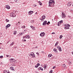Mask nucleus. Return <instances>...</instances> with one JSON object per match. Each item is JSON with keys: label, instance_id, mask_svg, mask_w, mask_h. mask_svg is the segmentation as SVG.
Masks as SVG:
<instances>
[{"label": "nucleus", "instance_id": "6ab92c4d", "mask_svg": "<svg viewBox=\"0 0 73 73\" xmlns=\"http://www.w3.org/2000/svg\"><path fill=\"white\" fill-rule=\"evenodd\" d=\"M52 56V54H49V55H48V57H51V56Z\"/></svg>", "mask_w": 73, "mask_h": 73}, {"label": "nucleus", "instance_id": "58836bf2", "mask_svg": "<svg viewBox=\"0 0 73 73\" xmlns=\"http://www.w3.org/2000/svg\"><path fill=\"white\" fill-rule=\"evenodd\" d=\"M68 64H69L70 65H71V64H72V62H68Z\"/></svg>", "mask_w": 73, "mask_h": 73}, {"label": "nucleus", "instance_id": "ddd939ff", "mask_svg": "<svg viewBox=\"0 0 73 73\" xmlns=\"http://www.w3.org/2000/svg\"><path fill=\"white\" fill-rule=\"evenodd\" d=\"M47 22V21H45L44 22H43V25H45L46 24V23Z\"/></svg>", "mask_w": 73, "mask_h": 73}, {"label": "nucleus", "instance_id": "39448f33", "mask_svg": "<svg viewBox=\"0 0 73 73\" xmlns=\"http://www.w3.org/2000/svg\"><path fill=\"white\" fill-rule=\"evenodd\" d=\"M62 16L63 17H66V15H65V14L63 12L62 13Z\"/></svg>", "mask_w": 73, "mask_h": 73}, {"label": "nucleus", "instance_id": "c85d7f7f", "mask_svg": "<svg viewBox=\"0 0 73 73\" xmlns=\"http://www.w3.org/2000/svg\"><path fill=\"white\" fill-rule=\"evenodd\" d=\"M6 21H7V22H9V20L8 19H6Z\"/></svg>", "mask_w": 73, "mask_h": 73}, {"label": "nucleus", "instance_id": "a19ab883", "mask_svg": "<svg viewBox=\"0 0 73 73\" xmlns=\"http://www.w3.org/2000/svg\"><path fill=\"white\" fill-rule=\"evenodd\" d=\"M20 34L21 35H23V34H24V33H20Z\"/></svg>", "mask_w": 73, "mask_h": 73}, {"label": "nucleus", "instance_id": "de8ad7c7", "mask_svg": "<svg viewBox=\"0 0 73 73\" xmlns=\"http://www.w3.org/2000/svg\"><path fill=\"white\" fill-rule=\"evenodd\" d=\"M6 57H9V55H6Z\"/></svg>", "mask_w": 73, "mask_h": 73}, {"label": "nucleus", "instance_id": "c9c22d12", "mask_svg": "<svg viewBox=\"0 0 73 73\" xmlns=\"http://www.w3.org/2000/svg\"><path fill=\"white\" fill-rule=\"evenodd\" d=\"M40 63H38V64H37V65L38 66H40Z\"/></svg>", "mask_w": 73, "mask_h": 73}, {"label": "nucleus", "instance_id": "e433bc0d", "mask_svg": "<svg viewBox=\"0 0 73 73\" xmlns=\"http://www.w3.org/2000/svg\"><path fill=\"white\" fill-rule=\"evenodd\" d=\"M57 48L58 49H59L60 48V47L59 46H58L57 47Z\"/></svg>", "mask_w": 73, "mask_h": 73}, {"label": "nucleus", "instance_id": "37998d69", "mask_svg": "<svg viewBox=\"0 0 73 73\" xmlns=\"http://www.w3.org/2000/svg\"><path fill=\"white\" fill-rule=\"evenodd\" d=\"M55 68H56V66H54L52 68V69H54Z\"/></svg>", "mask_w": 73, "mask_h": 73}, {"label": "nucleus", "instance_id": "423d86ee", "mask_svg": "<svg viewBox=\"0 0 73 73\" xmlns=\"http://www.w3.org/2000/svg\"><path fill=\"white\" fill-rule=\"evenodd\" d=\"M15 60V59L13 58H11L10 59V62L12 63V62H14V61Z\"/></svg>", "mask_w": 73, "mask_h": 73}, {"label": "nucleus", "instance_id": "b1692460", "mask_svg": "<svg viewBox=\"0 0 73 73\" xmlns=\"http://www.w3.org/2000/svg\"><path fill=\"white\" fill-rule=\"evenodd\" d=\"M17 33V32L16 31H14V35H15Z\"/></svg>", "mask_w": 73, "mask_h": 73}, {"label": "nucleus", "instance_id": "4be33fe9", "mask_svg": "<svg viewBox=\"0 0 73 73\" xmlns=\"http://www.w3.org/2000/svg\"><path fill=\"white\" fill-rule=\"evenodd\" d=\"M58 49L59 50V51L60 52H61V51H62V50H61V48L60 47V48L59 47V49Z\"/></svg>", "mask_w": 73, "mask_h": 73}, {"label": "nucleus", "instance_id": "bf43d9fd", "mask_svg": "<svg viewBox=\"0 0 73 73\" xmlns=\"http://www.w3.org/2000/svg\"><path fill=\"white\" fill-rule=\"evenodd\" d=\"M37 12H36L35 13V15H37Z\"/></svg>", "mask_w": 73, "mask_h": 73}, {"label": "nucleus", "instance_id": "cd10ccee", "mask_svg": "<svg viewBox=\"0 0 73 73\" xmlns=\"http://www.w3.org/2000/svg\"><path fill=\"white\" fill-rule=\"evenodd\" d=\"M62 35H60V39H61V38H62Z\"/></svg>", "mask_w": 73, "mask_h": 73}, {"label": "nucleus", "instance_id": "9d476101", "mask_svg": "<svg viewBox=\"0 0 73 73\" xmlns=\"http://www.w3.org/2000/svg\"><path fill=\"white\" fill-rule=\"evenodd\" d=\"M33 13V11H30L29 12V15H31Z\"/></svg>", "mask_w": 73, "mask_h": 73}, {"label": "nucleus", "instance_id": "0eeeda50", "mask_svg": "<svg viewBox=\"0 0 73 73\" xmlns=\"http://www.w3.org/2000/svg\"><path fill=\"white\" fill-rule=\"evenodd\" d=\"M72 5V3L70 2H69L67 3V5L68 6L70 7Z\"/></svg>", "mask_w": 73, "mask_h": 73}, {"label": "nucleus", "instance_id": "7c9ffc66", "mask_svg": "<svg viewBox=\"0 0 73 73\" xmlns=\"http://www.w3.org/2000/svg\"><path fill=\"white\" fill-rule=\"evenodd\" d=\"M31 22L32 23H34V20H32L31 21Z\"/></svg>", "mask_w": 73, "mask_h": 73}, {"label": "nucleus", "instance_id": "338daca9", "mask_svg": "<svg viewBox=\"0 0 73 73\" xmlns=\"http://www.w3.org/2000/svg\"><path fill=\"white\" fill-rule=\"evenodd\" d=\"M11 41L10 40L8 42H9V41Z\"/></svg>", "mask_w": 73, "mask_h": 73}, {"label": "nucleus", "instance_id": "4d7b16f0", "mask_svg": "<svg viewBox=\"0 0 73 73\" xmlns=\"http://www.w3.org/2000/svg\"><path fill=\"white\" fill-rule=\"evenodd\" d=\"M15 1H18V0H14Z\"/></svg>", "mask_w": 73, "mask_h": 73}, {"label": "nucleus", "instance_id": "f257e3e1", "mask_svg": "<svg viewBox=\"0 0 73 73\" xmlns=\"http://www.w3.org/2000/svg\"><path fill=\"white\" fill-rule=\"evenodd\" d=\"M52 4H53L52 6H54V1L52 0H50L49 2V7H50L51 6Z\"/></svg>", "mask_w": 73, "mask_h": 73}, {"label": "nucleus", "instance_id": "a878e982", "mask_svg": "<svg viewBox=\"0 0 73 73\" xmlns=\"http://www.w3.org/2000/svg\"><path fill=\"white\" fill-rule=\"evenodd\" d=\"M63 21H62V20L61 21L58 22V23L60 24L61 23L63 22Z\"/></svg>", "mask_w": 73, "mask_h": 73}, {"label": "nucleus", "instance_id": "49530a36", "mask_svg": "<svg viewBox=\"0 0 73 73\" xmlns=\"http://www.w3.org/2000/svg\"><path fill=\"white\" fill-rule=\"evenodd\" d=\"M11 70H13V71H15V69H14L13 68L12 69H11Z\"/></svg>", "mask_w": 73, "mask_h": 73}, {"label": "nucleus", "instance_id": "a211bd4d", "mask_svg": "<svg viewBox=\"0 0 73 73\" xmlns=\"http://www.w3.org/2000/svg\"><path fill=\"white\" fill-rule=\"evenodd\" d=\"M58 42H56V43L55 44V46H56L58 45Z\"/></svg>", "mask_w": 73, "mask_h": 73}, {"label": "nucleus", "instance_id": "603ef678", "mask_svg": "<svg viewBox=\"0 0 73 73\" xmlns=\"http://www.w3.org/2000/svg\"><path fill=\"white\" fill-rule=\"evenodd\" d=\"M58 26H60V23H58Z\"/></svg>", "mask_w": 73, "mask_h": 73}, {"label": "nucleus", "instance_id": "6e6552de", "mask_svg": "<svg viewBox=\"0 0 73 73\" xmlns=\"http://www.w3.org/2000/svg\"><path fill=\"white\" fill-rule=\"evenodd\" d=\"M45 16L43 15L42 16V19H41V21H44V19H45Z\"/></svg>", "mask_w": 73, "mask_h": 73}, {"label": "nucleus", "instance_id": "393cba45", "mask_svg": "<svg viewBox=\"0 0 73 73\" xmlns=\"http://www.w3.org/2000/svg\"><path fill=\"white\" fill-rule=\"evenodd\" d=\"M32 57L33 58V57H35V54L34 53L33 54Z\"/></svg>", "mask_w": 73, "mask_h": 73}, {"label": "nucleus", "instance_id": "7ed1b4c3", "mask_svg": "<svg viewBox=\"0 0 73 73\" xmlns=\"http://www.w3.org/2000/svg\"><path fill=\"white\" fill-rule=\"evenodd\" d=\"M14 15H15V14L13 13H12L10 14V16L11 17H15V15L14 16Z\"/></svg>", "mask_w": 73, "mask_h": 73}, {"label": "nucleus", "instance_id": "a18cd8bd", "mask_svg": "<svg viewBox=\"0 0 73 73\" xmlns=\"http://www.w3.org/2000/svg\"><path fill=\"white\" fill-rule=\"evenodd\" d=\"M68 17H69V18H71V17L70 16H69V15H68Z\"/></svg>", "mask_w": 73, "mask_h": 73}, {"label": "nucleus", "instance_id": "c03bdc74", "mask_svg": "<svg viewBox=\"0 0 73 73\" xmlns=\"http://www.w3.org/2000/svg\"><path fill=\"white\" fill-rule=\"evenodd\" d=\"M38 66L37 65H36L35 66V67L36 68H38Z\"/></svg>", "mask_w": 73, "mask_h": 73}, {"label": "nucleus", "instance_id": "1a4fd4ad", "mask_svg": "<svg viewBox=\"0 0 73 73\" xmlns=\"http://www.w3.org/2000/svg\"><path fill=\"white\" fill-rule=\"evenodd\" d=\"M5 8L7 9H10V7L9 5H6L5 6Z\"/></svg>", "mask_w": 73, "mask_h": 73}, {"label": "nucleus", "instance_id": "c756f323", "mask_svg": "<svg viewBox=\"0 0 73 73\" xmlns=\"http://www.w3.org/2000/svg\"><path fill=\"white\" fill-rule=\"evenodd\" d=\"M33 30H34V31H35L36 30V29L35 28V27H33V28L32 29Z\"/></svg>", "mask_w": 73, "mask_h": 73}, {"label": "nucleus", "instance_id": "052dcab7", "mask_svg": "<svg viewBox=\"0 0 73 73\" xmlns=\"http://www.w3.org/2000/svg\"><path fill=\"white\" fill-rule=\"evenodd\" d=\"M48 23H46V24H47V25H49V24H48Z\"/></svg>", "mask_w": 73, "mask_h": 73}, {"label": "nucleus", "instance_id": "f3484780", "mask_svg": "<svg viewBox=\"0 0 73 73\" xmlns=\"http://www.w3.org/2000/svg\"><path fill=\"white\" fill-rule=\"evenodd\" d=\"M53 50L54 51V52H57V49H56V48H54Z\"/></svg>", "mask_w": 73, "mask_h": 73}, {"label": "nucleus", "instance_id": "864d4df0", "mask_svg": "<svg viewBox=\"0 0 73 73\" xmlns=\"http://www.w3.org/2000/svg\"><path fill=\"white\" fill-rule=\"evenodd\" d=\"M26 38V37H25V36L23 37V38Z\"/></svg>", "mask_w": 73, "mask_h": 73}, {"label": "nucleus", "instance_id": "f8f14e48", "mask_svg": "<svg viewBox=\"0 0 73 73\" xmlns=\"http://www.w3.org/2000/svg\"><path fill=\"white\" fill-rule=\"evenodd\" d=\"M11 25L10 24H8L7 25H6V29H7L8 28H9L10 26H11Z\"/></svg>", "mask_w": 73, "mask_h": 73}, {"label": "nucleus", "instance_id": "8fccbe9b", "mask_svg": "<svg viewBox=\"0 0 73 73\" xmlns=\"http://www.w3.org/2000/svg\"><path fill=\"white\" fill-rule=\"evenodd\" d=\"M18 25L19 24L18 23H17L16 24V25Z\"/></svg>", "mask_w": 73, "mask_h": 73}, {"label": "nucleus", "instance_id": "69168bd1", "mask_svg": "<svg viewBox=\"0 0 73 73\" xmlns=\"http://www.w3.org/2000/svg\"><path fill=\"white\" fill-rule=\"evenodd\" d=\"M0 44H2V43H0Z\"/></svg>", "mask_w": 73, "mask_h": 73}, {"label": "nucleus", "instance_id": "3c124183", "mask_svg": "<svg viewBox=\"0 0 73 73\" xmlns=\"http://www.w3.org/2000/svg\"><path fill=\"white\" fill-rule=\"evenodd\" d=\"M24 31H25V32H26V31H27V29H25V30H24Z\"/></svg>", "mask_w": 73, "mask_h": 73}, {"label": "nucleus", "instance_id": "680f3d73", "mask_svg": "<svg viewBox=\"0 0 73 73\" xmlns=\"http://www.w3.org/2000/svg\"><path fill=\"white\" fill-rule=\"evenodd\" d=\"M34 7H36V5H34Z\"/></svg>", "mask_w": 73, "mask_h": 73}, {"label": "nucleus", "instance_id": "774afa93", "mask_svg": "<svg viewBox=\"0 0 73 73\" xmlns=\"http://www.w3.org/2000/svg\"><path fill=\"white\" fill-rule=\"evenodd\" d=\"M18 23H20V22H18Z\"/></svg>", "mask_w": 73, "mask_h": 73}, {"label": "nucleus", "instance_id": "9b49d317", "mask_svg": "<svg viewBox=\"0 0 73 73\" xmlns=\"http://www.w3.org/2000/svg\"><path fill=\"white\" fill-rule=\"evenodd\" d=\"M33 52H31V53H30L29 54V56H31V57L32 58V57L33 56Z\"/></svg>", "mask_w": 73, "mask_h": 73}, {"label": "nucleus", "instance_id": "6e6d98bb", "mask_svg": "<svg viewBox=\"0 0 73 73\" xmlns=\"http://www.w3.org/2000/svg\"><path fill=\"white\" fill-rule=\"evenodd\" d=\"M52 34H55V33L53 32V33H52Z\"/></svg>", "mask_w": 73, "mask_h": 73}, {"label": "nucleus", "instance_id": "4c0bfd02", "mask_svg": "<svg viewBox=\"0 0 73 73\" xmlns=\"http://www.w3.org/2000/svg\"><path fill=\"white\" fill-rule=\"evenodd\" d=\"M44 68H46L47 67L46 65L44 64Z\"/></svg>", "mask_w": 73, "mask_h": 73}, {"label": "nucleus", "instance_id": "dca6fc26", "mask_svg": "<svg viewBox=\"0 0 73 73\" xmlns=\"http://www.w3.org/2000/svg\"><path fill=\"white\" fill-rule=\"evenodd\" d=\"M38 70H43V68L41 67H39L38 68Z\"/></svg>", "mask_w": 73, "mask_h": 73}, {"label": "nucleus", "instance_id": "aec40b11", "mask_svg": "<svg viewBox=\"0 0 73 73\" xmlns=\"http://www.w3.org/2000/svg\"><path fill=\"white\" fill-rule=\"evenodd\" d=\"M3 73H9L8 72H7V71L5 70L3 71Z\"/></svg>", "mask_w": 73, "mask_h": 73}, {"label": "nucleus", "instance_id": "20e7f679", "mask_svg": "<svg viewBox=\"0 0 73 73\" xmlns=\"http://www.w3.org/2000/svg\"><path fill=\"white\" fill-rule=\"evenodd\" d=\"M44 35H45V33L44 32L41 33L40 34V36L41 37H43V36H44Z\"/></svg>", "mask_w": 73, "mask_h": 73}, {"label": "nucleus", "instance_id": "f704fd0d", "mask_svg": "<svg viewBox=\"0 0 73 73\" xmlns=\"http://www.w3.org/2000/svg\"><path fill=\"white\" fill-rule=\"evenodd\" d=\"M3 56H0V58H3Z\"/></svg>", "mask_w": 73, "mask_h": 73}, {"label": "nucleus", "instance_id": "f03ea898", "mask_svg": "<svg viewBox=\"0 0 73 73\" xmlns=\"http://www.w3.org/2000/svg\"><path fill=\"white\" fill-rule=\"evenodd\" d=\"M70 25H69L68 24L65 26L64 27V29H69V27H70Z\"/></svg>", "mask_w": 73, "mask_h": 73}, {"label": "nucleus", "instance_id": "ea45409f", "mask_svg": "<svg viewBox=\"0 0 73 73\" xmlns=\"http://www.w3.org/2000/svg\"><path fill=\"white\" fill-rule=\"evenodd\" d=\"M23 41H24L25 42V41H26V40H25V39H23Z\"/></svg>", "mask_w": 73, "mask_h": 73}, {"label": "nucleus", "instance_id": "bb28decb", "mask_svg": "<svg viewBox=\"0 0 73 73\" xmlns=\"http://www.w3.org/2000/svg\"><path fill=\"white\" fill-rule=\"evenodd\" d=\"M25 28V26H23L21 27L22 28Z\"/></svg>", "mask_w": 73, "mask_h": 73}, {"label": "nucleus", "instance_id": "5701e85b", "mask_svg": "<svg viewBox=\"0 0 73 73\" xmlns=\"http://www.w3.org/2000/svg\"><path fill=\"white\" fill-rule=\"evenodd\" d=\"M14 43H15V42H12V43L10 44V45H13Z\"/></svg>", "mask_w": 73, "mask_h": 73}, {"label": "nucleus", "instance_id": "5fc2aeb1", "mask_svg": "<svg viewBox=\"0 0 73 73\" xmlns=\"http://www.w3.org/2000/svg\"><path fill=\"white\" fill-rule=\"evenodd\" d=\"M36 53L37 55H38V54H39L38 52H37Z\"/></svg>", "mask_w": 73, "mask_h": 73}, {"label": "nucleus", "instance_id": "72a5a7b5", "mask_svg": "<svg viewBox=\"0 0 73 73\" xmlns=\"http://www.w3.org/2000/svg\"><path fill=\"white\" fill-rule=\"evenodd\" d=\"M52 72H53V70H51L50 71V72L49 73H52Z\"/></svg>", "mask_w": 73, "mask_h": 73}, {"label": "nucleus", "instance_id": "4468645a", "mask_svg": "<svg viewBox=\"0 0 73 73\" xmlns=\"http://www.w3.org/2000/svg\"><path fill=\"white\" fill-rule=\"evenodd\" d=\"M62 66L63 68H66V66L65 64L62 65Z\"/></svg>", "mask_w": 73, "mask_h": 73}, {"label": "nucleus", "instance_id": "13d9d810", "mask_svg": "<svg viewBox=\"0 0 73 73\" xmlns=\"http://www.w3.org/2000/svg\"><path fill=\"white\" fill-rule=\"evenodd\" d=\"M48 24H50V22H49V21L48 22Z\"/></svg>", "mask_w": 73, "mask_h": 73}, {"label": "nucleus", "instance_id": "0e129e2a", "mask_svg": "<svg viewBox=\"0 0 73 73\" xmlns=\"http://www.w3.org/2000/svg\"><path fill=\"white\" fill-rule=\"evenodd\" d=\"M15 17H16V15H15L14 14V16H15Z\"/></svg>", "mask_w": 73, "mask_h": 73}, {"label": "nucleus", "instance_id": "473e14b6", "mask_svg": "<svg viewBox=\"0 0 73 73\" xmlns=\"http://www.w3.org/2000/svg\"><path fill=\"white\" fill-rule=\"evenodd\" d=\"M10 69L11 70L12 69H13V66H12L10 68Z\"/></svg>", "mask_w": 73, "mask_h": 73}, {"label": "nucleus", "instance_id": "2f4dec72", "mask_svg": "<svg viewBox=\"0 0 73 73\" xmlns=\"http://www.w3.org/2000/svg\"><path fill=\"white\" fill-rule=\"evenodd\" d=\"M14 63H17V60H14Z\"/></svg>", "mask_w": 73, "mask_h": 73}, {"label": "nucleus", "instance_id": "09e8293b", "mask_svg": "<svg viewBox=\"0 0 73 73\" xmlns=\"http://www.w3.org/2000/svg\"><path fill=\"white\" fill-rule=\"evenodd\" d=\"M42 53L43 54H44V51H42Z\"/></svg>", "mask_w": 73, "mask_h": 73}, {"label": "nucleus", "instance_id": "e2e57ef3", "mask_svg": "<svg viewBox=\"0 0 73 73\" xmlns=\"http://www.w3.org/2000/svg\"><path fill=\"white\" fill-rule=\"evenodd\" d=\"M29 56H30V57H31V56H32V55H29Z\"/></svg>", "mask_w": 73, "mask_h": 73}, {"label": "nucleus", "instance_id": "412c9836", "mask_svg": "<svg viewBox=\"0 0 73 73\" xmlns=\"http://www.w3.org/2000/svg\"><path fill=\"white\" fill-rule=\"evenodd\" d=\"M38 3H39V4L40 5H42V3H41L40 1H39L38 2Z\"/></svg>", "mask_w": 73, "mask_h": 73}, {"label": "nucleus", "instance_id": "79ce46f5", "mask_svg": "<svg viewBox=\"0 0 73 73\" xmlns=\"http://www.w3.org/2000/svg\"><path fill=\"white\" fill-rule=\"evenodd\" d=\"M30 27L31 28H32V29H33V26H31Z\"/></svg>", "mask_w": 73, "mask_h": 73}, {"label": "nucleus", "instance_id": "2eb2a0df", "mask_svg": "<svg viewBox=\"0 0 73 73\" xmlns=\"http://www.w3.org/2000/svg\"><path fill=\"white\" fill-rule=\"evenodd\" d=\"M25 37L26 38H30V36L29 35H27L26 36H25Z\"/></svg>", "mask_w": 73, "mask_h": 73}]
</instances>
